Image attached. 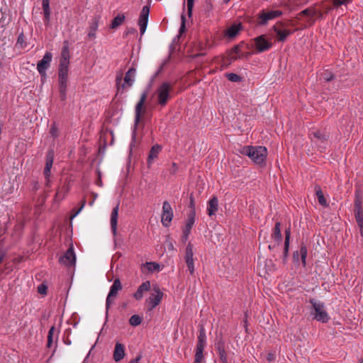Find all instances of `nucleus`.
<instances>
[{
    "instance_id": "nucleus-26",
    "label": "nucleus",
    "mask_w": 363,
    "mask_h": 363,
    "mask_svg": "<svg viewBox=\"0 0 363 363\" xmlns=\"http://www.w3.org/2000/svg\"><path fill=\"white\" fill-rule=\"evenodd\" d=\"M119 204H117L112 210L111 215V228L113 234L116 233Z\"/></svg>"
},
{
    "instance_id": "nucleus-61",
    "label": "nucleus",
    "mask_w": 363,
    "mask_h": 363,
    "mask_svg": "<svg viewBox=\"0 0 363 363\" xmlns=\"http://www.w3.org/2000/svg\"><path fill=\"white\" fill-rule=\"evenodd\" d=\"M316 16H318L320 18H323V13L320 11H318Z\"/></svg>"
},
{
    "instance_id": "nucleus-29",
    "label": "nucleus",
    "mask_w": 363,
    "mask_h": 363,
    "mask_svg": "<svg viewBox=\"0 0 363 363\" xmlns=\"http://www.w3.org/2000/svg\"><path fill=\"white\" fill-rule=\"evenodd\" d=\"M280 227H281L280 222H279V221L276 222L274 227L273 228V232L272 233V238L278 244H279L282 240Z\"/></svg>"
},
{
    "instance_id": "nucleus-20",
    "label": "nucleus",
    "mask_w": 363,
    "mask_h": 363,
    "mask_svg": "<svg viewBox=\"0 0 363 363\" xmlns=\"http://www.w3.org/2000/svg\"><path fill=\"white\" fill-rule=\"evenodd\" d=\"M219 359L221 363H228L227 352L225 350V344L222 338L218 339L215 344Z\"/></svg>"
},
{
    "instance_id": "nucleus-45",
    "label": "nucleus",
    "mask_w": 363,
    "mask_h": 363,
    "mask_svg": "<svg viewBox=\"0 0 363 363\" xmlns=\"http://www.w3.org/2000/svg\"><path fill=\"white\" fill-rule=\"evenodd\" d=\"M333 78H334L333 74H332L330 72L326 71V72H324L323 73H322L320 79L325 82H330V81L333 80Z\"/></svg>"
},
{
    "instance_id": "nucleus-50",
    "label": "nucleus",
    "mask_w": 363,
    "mask_h": 363,
    "mask_svg": "<svg viewBox=\"0 0 363 363\" xmlns=\"http://www.w3.org/2000/svg\"><path fill=\"white\" fill-rule=\"evenodd\" d=\"M189 199H190V202H189V207L190 208L189 213H191L193 211L194 213V214L196 215L194 198L192 194L190 195Z\"/></svg>"
},
{
    "instance_id": "nucleus-46",
    "label": "nucleus",
    "mask_w": 363,
    "mask_h": 363,
    "mask_svg": "<svg viewBox=\"0 0 363 363\" xmlns=\"http://www.w3.org/2000/svg\"><path fill=\"white\" fill-rule=\"evenodd\" d=\"M352 0H333L334 7H339L342 5H347L352 2Z\"/></svg>"
},
{
    "instance_id": "nucleus-16",
    "label": "nucleus",
    "mask_w": 363,
    "mask_h": 363,
    "mask_svg": "<svg viewBox=\"0 0 363 363\" xmlns=\"http://www.w3.org/2000/svg\"><path fill=\"white\" fill-rule=\"evenodd\" d=\"M60 262L67 267L75 265L76 256L72 246L60 258Z\"/></svg>"
},
{
    "instance_id": "nucleus-6",
    "label": "nucleus",
    "mask_w": 363,
    "mask_h": 363,
    "mask_svg": "<svg viewBox=\"0 0 363 363\" xmlns=\"http://www.w3.org/2000/svg\"><path fill=\"white\" fill-rule=\"evenodd\" d=\"M282 15V12L279 10L266 11L262 10L258 14V24L264 26L270 20H273Z\"/></svg>"
},
{
    "instance_id": "nucleus-60",
    "label": "nucleus",
    "mask_w": 363,
    "mask_h": 363,
    "mask_svg": "<svg viewBox=\"0 0 363 363\" xmlns=\"http://www.w3.org/2000/svg\"><path fill=\"white\" fill-rule=\"evenodd\" d=\"M98 175H99V179L96 182V184L99 186H102V182H101V173L99 171H98Z\"/></svg>"
},
{
    "instance_id": "nucleus-64",
    "label": "nucleus",
    "mask_w": 363,
    "mask_h": 363,
    "mask_svg": "<svg viewBox=\"0 0 363 363\" xmlns=\"http://www.w3.org/2000/svg\"><path fill=\"white\" fill-rule=\"evenodd\" d=\"M3 30V26L0 24V33Z\"/></svg>"
},
{
    "instance_id": "nucleus-14",
    "label": "nucleus",
    "mask_w": 363,
    "mask_h": 363,
    "mask_svg": "<svg viewBox=\"0 0 363 363\" xmlns=\"http://www.w3.org/2000/svg\"><path fill=\"white\" fill-rule=\"evenodd\" d=\"M149 13L150 7L148 6H143L142 11H140L138 19V26L140 27V31L141 35H143L146 30L148 23Z\"/></svg>"
},
{
    "instance_id": "nucleus-47",
    "label": "nucleus",
    "mask_w": 363,
    "mask_h": 363,
    "mask_svg": "<svg viewBox=\"0 0 363 363\" xmlns=\"http://www.w3.org/2000/svg\"><path fill=\"white\" fill-rule=\"evenodd\" d=\"M59 91L61 100H65L67 95V86L59 85Z\"/></svg>"
},
{
    "instance_id": "nucleus-15",
    "label": "nucleus",
    "mask_w": 363,
    "mask_h": 363,
    "mask_svg": "<svg viewBox=\"0 0 363 363\" xmlns=\"http://www.w3.org/2000/svg\"><path fill=\"white\" fill-rule=\"evenodd\" d=\"M254 41L257 52H262L268 50L272 46V44L265 38L264 35L255 38Z\"/></svg>"
},
{
    "instance_id": "nucleus-1",
    "label": "nucleus",
    "mask_w": 363,
    "mask_h": 363,
    "mask_svg": "<svg viewBox=\"0 0 363 363\" xmlns=\"http://www.w3.org/2000/svg\"><path fill=\"white\" fill-rule=\"evenodd\" d=\"M240 154L250 157L255 164L262 167L266 164L267 149L263 146H244L239 150Z\"/></svg>"
},
{
    "instance_id": "nucleus-11",
    "label": "nucleus",
    "mask_w": 363,
    "mask_h": 363,
    "mask_svg": "<svg viewBox=\"0 0 363 363\" xmlns=\"http://www.w3.org/2000/svg\"><path fill=\"white\" fill-rule=\"evenodd\" d=\"M147 98V93L144 92L141 94L139 101L137 103L135 108V125L139 123L143 115L145 113L144 105Z\"/></svg>"
},
{
    "instance_id": "nucleus-57",
    "label": "nucleus",
    "mask_w": 363,
    "mask_h": 363,
    "mask_svg": "<svg viewBox=\"0 0 363 363\" xmlns=\"http://www.w3.org/2000/svg\"><path fill=\"white\" fill-rule=\"evenodd\" d=\"M185 16L184 15H182V25L179 28V33H182L185 30Z\"/></svg>"
},
{
    "instance_id": "nucleus-21",
    "label": "nucleus",
    "mask_w": 363,
    "mask_h": 363,
    "mask_svg": "<svg viewBox=\"0 0 363 363\" xmlns=\"http://www.w3.org/2000/svg\"><path fill=\"white\" fill-rule=\"evenodd\" d=\"M162 150V146L156 144L154 145L148 154L147 160V164L148 167H150L152 164L153 163L154 160L158 157L160 152Z\"/></svg>"
},
{
    "instance_id": "nucleus-56",
    "label": "nucleus",
    "mask_w": 363,
    "mask_h": 363,
    "mask_svg": "<svg viewBox=\"0 0 363 363\" xmlns=\"http://www.w3.org/2000/svg\"><path fill=\"white\" fill-rule=\"evenodd\" d=\"M266 359L269 362L274 361L275 359V354L272 352H269L266 356Z\"/></svg>"
},
{
    "instance_id": "nucleus-55",
    "label": "nucleus",
    "mask_w": 363,
    "mask_h": 363,
    "mask_svg": "<svg viewBox=\"0 0 363 363\" xmlns=\"http://www.w3.org/2000/svg\"><path fill=\"white\" fill-rule=\"evenodd\" d=\"M178 170V166L176 163H172V167L169 169V172L171 174H174Z\"/></svg>"
},
{
    "instance_id": "nucleus-33",
    "label": "nucleus",
    "mask_w": 363,
    "mask_h": 363,
    "mask_svg": "<svg viewBox=\"0 0 363 363\" xmlns=\"http://www.w3.org/2000/svg\"><path fill=\"white\" fill-rule=\"evenodd\" d=\"M99 26V20L97 18H94L92 19L91 23L89 26V31L88 33V37L89 38H94L96 36V31L98 29Z\"/></svg>"
},
{
    "instance_id": "nucleus-44",
    "label": "nucleus",
    "mask_w": 363,
    "mask_h": 363,
    "mask_svg": "<svg viewBox=\"0 0 363 363\" xmlns=\"http://www.w3.org/2000/svg\"><path fill=\"white\" fill-rule=\"evenodd\" d=\"M226 77L229 81L233 82H238L241 80L240 77L235 73H227Z\"/></svg>"
},
{
    "instance_id": "nucleus-40",
    "label": "nucleus",
    "mask_w": 363,
    "mask_h": 363,
    "mask_svg": "<svg viewBox=\"0 0 363 363\" xmlns=\"http://www.w3.org/2000/svg\"><path fill=\"white\" fill-rule=\"evenodd\" d=\"M142 322V318L138 315H133L129 319V323L132 326H138Z\"/></svg>"
},
{
    "instance_id": "nucleus-38",
    "label": "nucleus",
    "mask_w": 363,
    "mask_h": 363,
    "mask_svg": "<svg viewBox=\"0 0 363 363\" xmlns=\"http://www.w3.org/2000/svg\"><path fill=\"white\" fill-rule=\"evenodd\" d=\"M240 50L238 45L235 46L230 52L228 62L230 64L232 62L238 59L237 55L239 54Z\"/></svg>"
},
{
    "instance_id": "nucleus-2",
    "label": "nucleus",
    "mask_w": 363,
    "mask_h": 363,
    "mask_svg": "<svg viewBox=\"0 0 363 363\" xmlns=\"http://www.w3.org/2000/svg\"><path fill=\"white\" fill-rule=\"evenodd\" d=\"M173 84L169 82L161 83L155 90L157 104L162 108L167 106L168 101L172 99Z\"/></svg>"
},
{
    "instance_id": "nucleus-9",
    "label": "nucleus",
    "mask_w": 363,
    "mask_h": 363,
    "mask_svg": "<svg viewBox=\"0 0 363 363\" xmlns=\"http://www.w3.org/2000/svg\"><path fill=\"white\" fill-rule=\"evenodd\" d=\"M54 153L52 151H49L46 155L45 166L43 171V174L45 179V185L46 187H50V175L51 168L53 164Z\"/></svg>"
},
{
    "instance_id": "nucleus-30",
    "label": "nucleus",
    "mask_w": 363,
    "mask_h": 363,
    "mask_svg": "<svg viewBox=\"0 0 363 363\" xmlns=\"http://www.w3.org/2000/svg\"><path fill=\"white\" fill-rule=\"evenodd\" d=\"M290 236H291L290 228H287L285 230V240H284V252H283L284 262H285V260L288 256L289 249Z\"/></svg>"
},
{
    "instance_id": "nucleus-48",
    "label": "nucleus",
    "mask_w": 363,
    "mask_h": 363,
    "mask_svg": "<svg viewBox=\"0 0 363 363\" xmlns=\"http://www.w3.org/2000/svg\"><path fill=\"white\" fill-rule=\"evenodd\" d=\"M48 286L42 283L38 286V292L41 295H46Z\"/></svg>"
},
{
    "instance_id": "nucleus-24",
    "label": "nucleus",
    "mask_w": 363,
    "mask_h": 363,
    "mask_svg": "<svg viewBox=\"0 0 363 363\" xmlns=\"http://www.w3.org/2000/svg\"><path fill=\"white\" fill-rule=\"evenodd\" d=\"M150 282L149 281H146L143 282L137 289L136 292L134 293L133 297L140 301L143 297V294L150 291Z\"/></svg>"
},
{
    "instance_id": "nucleus-52",
    "label": "nucleus",
    "mask_w": 363,
    "mask_h": 363,
    "mask_svg": "<svg viewBox=\"0 0 363 363\" xmlns=\"http://www.w3.org/2000/svg\"><path fill=\"white\" fill-rule=\"evenodd\" d=\"M23 46V32L19 33L17 43L16 44V48H21Z\"/></svg>"
},
{
    "instance_id": "nucleus-39",
    "label": "nucleus",
    "mask_w": 363,
    "mask_h": 363,
    "mask_svg": "<svg viewBox=\"0 0 363 363\" xmlns=\"http://www.w3.org/2000/svg\"><path fill=\"white\" fill-rule=\"evenodd\" d=\"M317 12H318V10L315 9V6H311V7L304 9L299 13V15L307 16L309 17H314L316 16Z\"/></svg>"
},
{
    "instance_id": "nucleus-32",
    "label": "nucleus",
    "mask_w": 363,
    "mask_h": 363,
    "mask_svg": "<svg viewBox=\"0 0 363 363\" xmlns=\"http://www.w3.org/2000/svg\"><path fill=\"white\" fill-rule=\"evenodd\" d=\"M315 189L318 203L324 207H328V203L325 199L320 187L319 186H315Z\"/></svg>"
},
{
    "instance_id": "nucleus-19",
    "label": "nucleus",
    "mask_w": 363,
    "mask_h": 363,
    "mask_svg": "<svg viewBox=\"0 0 363 363\" xmlns=\"http://www.w3.org/2000/svg\"><path fill=\"white\" fill-rule=\"evenodd\" d=\"M195 222V214L192 211L188 213V218L186 220V224L183 230L182 240L185 242L189 238V234L191 233V228Z\"/></svg>"
},
{
    "instance_id": "nucleus-53",
    "label": "nucleus",
    "mask_w": 363,
    "mask_h": 363,
    "mask_svg": "<svg viewBox=\"0 0 363 363\" xmlns=\"http://www.w3.org/2000/svg\"><path fill=\"white\" fill-rule=\"evenodd\" d=\"M68 77H58L59 85L67 86Z\"/></svg>"
},
{
    "instance_id": "nucleus-36",
    "label": "nucleus",
    "mask_w": 363,
    "mask_h": 363,
    "mask_svg": "<svg viewBox=\"0 0 363 363\" xmlns=\"http://www.w3.org/2000/svg\"><path fill=\"white\" fill-rule=\"evenodd\" d=\"M125 18V16H124V14H118L113 19L111 24V28L113 29L116 28L123 23Z\"/></svg>"
},
{
    "instance_id": "nucleus-3",
    "label": "nucleus",
    "mask_w": 363,
    "mask_h": 363,
    "mask_svg": "<svg viewBox=\"0 0 363 363\" xmlns=\"http://www.w3.org/2000/svg\"><path fill=\"white\" fill-rule=\"evenodd\" d=\"M309 303L312 305L314 311V319L322 323H327L330 320V316L325 308L323 302L311 298Z\"/></svg>"
},
{
    "instance_id": "nucleus-49",
    "label": "nucleus",
    "mask_w": 363,
    "mask_h": 363,
    "mask_svg": "<svg viewBox=\"0 0 363 363\" xmlns=\"http://www.w3.org/2000/svg\"><path fill=\"white\" fill-rule=\"evenodd\" d=\"M50 133L53 138H57L58 136V130L55 123L51 125L50 128Z\"/></svg>"
},
{
    "instance_id": "nucleus-43",
    "label": "nucleus",
    "mask_w": 363,
    "mask_h": 363,
    "mask_svg": "<svg viewBox=\"0 0 363 363\" xmlns=\"http://www.w3.org/2000/svg\"><path fill=\"white\" fill-rule=\"evenodd\" d=\"M55 331V328L53 326L49 330L48 335V344H47V346L48 347H51V346H52V341H53V334H54Z\"/></svg>"
},
{
    "instance_id": "nucleus-42",
    "label": "nucleus",
    "mask_w": 363,
    "mask_h": 363,
    "mask_svg": "<svg viewBox=\"0 0 363 363\" xmlns=\"http://www.w3.org/2000/svg\"><path fill=\"white\" fill-rule=\"evenodd\" d=\"M185 262L187 265L188 270L189 271L190 274L192 276L194 275V272H195L194 259H186V260H185Z\"/></svg>"
},
{
    "instance_id": "nucleus-18",
    "label": "nucleus",
    "mask_w": 363,
    "mask_h": 363,
    "mask_svg": "<svg viewBox=\"0 0 363 363\" xmlns=\"http://www.w3.org/2000/svg\"><path fill=\"white\" fill-rule=\"evenodd\" d=\"M312 141L320 146V148H325V146H322V144H325L328 139V135L322 133L320 130L313 131L310 133Z\"/></svg>"
},
{
    "instance_id": "nucleus-12",
    "label": "nucleus",
    "mask_w": 363,
    "mask_h": 363,
    "mask_svg": "<svg viewBox=\"0 0 363 363\" xmlns=\"http://www.w3.org/2000/svg\"><path fill=\"white\" fill-rule=\"evenodd\" d=\"M173 218V211L168 201H164L162 205V223L164 226L168 227Z\"/></svg>"
},
{
    "instance_id": "nucleus-28",
    "label": "nucleus",
    "mask_w": 363,
    "mask_h": 363,
    "mask_svg": "<svg viewBox=\"0 0 363 363\" xmlns=\"http://www.w3.org/2000/svg\"><path fill=\"white\" fill-rule=\"evenodd\" d=\"M42 6L44 15V23L48 25L50 18V0H43Z\"/></svg>"
},
{
    "instance_id": "nucleus-23",
    "label": "nucleus",
    "mask_w": 363,
    "mask_h": 363,
    "mask_svg": "<svg viewBox=\"0 0 363 363\" xmlns=\"http://www.w3.org/2000/svg\"><path fill=\"white\" fill-rule=\"evenodd\" d=\"M125 346L124 345L116 342L115 345L113 358L116 362H120L125 357Z\"/></svg>"
},
{
    "instance_id": "nucleus-5",
    "label": "nucleus",
    "mask_w": 363,
    "mask_h": 363,
    "mask_svg": "<svg viewBox=\"0 0 363 363\" xmlns=\"http://www.w3.org/2000/svg\"><path fill=\"white\" fill-rule=\"evenodd\" d=\"M272 29L276 33L277 40L279 42L286 41L288 36L293 33V31L286 28V25L281 21L277 22Z\"/></svg>"
},
{
    "instance_id": "nucleus-27",
    "label": "nucleus",
    "mask_w": 363,
    "mask_h": 363,
    "mask_svg": "<svg viewBox=\"0 0 363 363\" xmlns=\"http://www.w3.org/2000/svg\"><path fill=\"white\" fill-rule=\"evenodd\" d=\"M242 28L241 23L233 24L225 30V35L230 38H233L238 35Z\"/></svg>"
},
{
    "instance_id": "nucleus-51",
    "label": "nucleus",
    "mask_w": 363,
    "mask_h": 363,
    "mask_svg": "<svg viewBox=\"0 0 363 363\" xmlns=\"http://www.w3.org/2000/svg\"><path fill=\"white\" fill-rule=\"evenodd\" d=\"M194 0H187V11L189 17L191 16Z\"/></svg>"
},
{
    "instance_id": "nucleus-58",
    "label": "nucleus",
    "mask_w": 363,
    "mask_h": 363,
    "mask_svg": "<svg viewBox=\"0 0 363 363\" xmlns=\"http://www.w3.org/2000/svg\"><path fill=\"white\" fill-rule=\"evenodd\" d=\"M31 186H32V187H31V188H32V191H37V190H38V189H39V188H40V185H39V184H38V182H33L32 183Z\"/></svg>"
},
{
    "instance_id": "nucleus-59",
    "label": "nucleus",
    "mask_w": 363,
    "mask_h": 363,
    "mask_svg": "<svg viewBox=\"0 0 363 363\" xmlns=\"http://www.w3.org/2000/svg\"><path fill=\"white\" fill-rule=\"evenodd\" d=\"M141 357V354H139L135 358L132 359L128 363H138Z\"/></svg>"
},
{
    "instance_id": "nucleus-7",
    "label": "nucleus",
    "mask_w": 363,
    "mask_h": 363,
    "mask_svg": "<svg viewBox=\"0 0 363 363\" xmlns=\"http://www.w3.org/2000/svg\"><path fill=\"white\" fill-rule=\"evenodd\" d=\"M136 70L135 68L131 67L130 68L128 72L125 73V77H124V83L121 85V81H122V74H118L116 77V85L118 86V89H119L121 87L122 89L125 88V84H127L128 86H131L134 82V78L135 76Z\"/></svg>"
},
{
    "instance_id": "nucleus-37",
    "label": "nucleus",
    "mask_w": 363,
    "mask_h": 363,
    "mask_svg": "<svg viewBox=\"0 0 363 363\" xmlns=\"http://www.w3.org/2000/svg\"><path fill=\"white\" fill-rule=\"evenodd\" d=\"M143 268L147 269L149 272H158L160 269V266L156 262H146L143 264Z\"/></svg>"
},
{
    "instance_id": "nucleus-63",
    "label": "nucleus",
    "mask_w": 363,
    "mask_h": 363,
    "mask_svg": "<svg viewBox=\"0 0 363 363\" xmlns=\"http://www.w3.org/2000/svg\"><path fill=\"white\" fill-rule=\"evenodd\" d=\"M85 203H86V201L84 199L82 201V205L81 208H79V211H81V209L84 207V206L85 205Z\"/></svg>"
},
{
    "instance_id": "nucleus-13",
    "label": "nucleus",
    "mask_w": 363,
    "mask_h": 363,
    "mask_svg": "<svg viewBox=\"0 0 363 363\" xmlns=\"http://www.w3.org/2000/svg\"><path fill=\"white\" fill-rule=\"evenodd\" d=\"M162 296L163 293L161 292L158 288H155L154 292L150 294V297L146 301L148 310L151 311L158 306L162 301Z\"/></svg>"
},
{
    "instance_id": "nucleus-4",
    "label": "nucleus",
    "mask_w": 363,
    "mask_h": 363,
    "mask_svg": "<svg viewBox=\"0 0 363 363\" xmlns=\"http://www.w3.org/2000/svg\"><path fill=\"white\" fill-rule=\"evenodd\" d=\"M206 345V336L204 328H201L198 336L196 353L194 363H202L203 361V350Z\"/></svg>"
},
{
    "instance_id": "nucleus-62",
    "label": "nucleus",
    "mask_w": 363,
    "mask_h": 363,
    "mask_svg": "<svg viewBox=\"0 0 363 363\" xmlns=\"http://www.w3.org/2000/svg\"><path fill=\"white\" fill-rule=\"evenodd\" d=\"M331 10H332V7H330V6H327V7H325V12L326 13H329Z\"/></svg>"
},
{
    "instance_id": "nucleus-35",
    "label": "nucleus",
    "mask_w": 363,
    "mask_h": 363,
    "mask_svg": "<svg viewBox=\"0 0 363 363\" xmlns=\"http://www.w3.org/2000/svg\"><path fill=\"white\" fill-rule=\"evenodd\" d=\"M362 204H363V199L361 197L358 191H356L354 203V211H363Z\"/></svg>"
},
{
    "instance_id": "nucleus-31",
    "label": "nucleus",
    "mask_w": 363,
    "mask_h": 363,
    "mask_svg": "<svg viewBox=\"0 0 363 363\" xmlns=\"http://www.w3.org/2000/svg\"><path fill=\"white\" fill-rule=\"evenodd\" d=\"M69 191V184L64 185L62 188H60L57 190V192L55 196V200L56 201H60L62 200L65 194Z\"/></svg>"
},
{
    "instance_id": "nucleus-41",
    "label": "nucleus",
    "mask_w": 363,
    "mask_h": 363,
    "mask_svg": "<svg viewBox=\"0 0 363 363\" xmlns=\"http://www.w3.org/2000/svg\"><path fill=\"white\" fill-rule=\"evenodd\" d=\"M193 256V245L191 243H189L186 247L184 259H194Z\"/></svg>"
},
{
    "instance_id": "nucleus-10",
    "label": "nucleus",
    "mask_w": 363,
    "mask_h": 363,
    "mask_svg": "<svg viewBox=\"0 0 363 363\" xmlns=\"http://www.w3.org/2000/svg\"><path fill=\"white\" fill-rule=\"evenodd\" d=\"M69 43L65 40L61 50L59 69H69Z\"/></svg>"
},
{
    "instance_id": "nucleus-34",
    "label": "nucleus",
    "mask_w": 363,
    "mask_h": 363,
    "mask_svg": "<svg viewBox=\"0 0 363 363\" xmlns=\"http://www.w3.org/2000/svg\"><path fill=\"white\" fill-rule=\"evenodd\" d=\"M354 218L359 228V233L362 237H363V211H354Z\"/></svg>"
},
{
    "instance_id": "nucleus-8",
    "label": "nucleus",
    "mask_w": 363,
    "mask_h": 363,
    "mask_svg": "<svg viewBox=\"0 0 363 363\" xmlns=\"http://www.w3.org/2000/svg\"><path fill=\"white\" fill-rule=\"evenodd\" d=\"M122 289V284L119 279H116L110 288L109 293L106 300V306L108 309L113 303L119 291Z\"/></svg>"
},
{
    "instance_id": "nucleus-54",
    "label": "nucleus",
    "mask_w": 363,
    "mask_h": 363,
    "mask_svg": "<svg viewBox=\"0 0 363 363\" xmlns=\"http://www.w3.org/2000/svg\"><path fill=\"white\" fill-rule=\"evenodd\" d=\"M69 69H58V77H68Z\"/></svg>"
},
{
    "instance_id": "nucleus-25",
    "label": "nucleus",
    "mask_w": 363,
    "mask_h": 363,
    "mask_svg": "<svg viewBox=\"0 0 363 363\" xmlns=\"http://www.w3.org/2000/svg\"><path fill=\"white\" fill-rule=\"evenodd\" d=\"M218 209V200L217 197L213 196L208 201L207 213L209 216L216 214Z\"/></svg>"
},
{
    "instance_id": "nucleus-17",
    "label": "nucleus",
    "mask_w": 363,
    "mask_h": 363,
    "mask_svg": "<svg viewBox=\"0 0 363 363\" xmlns=\"http://www.w3.org/2000/svg\"><path fill=\"white\" fill-rule=\"evenodd\" d=\"M52 57V53L47 52L43 56V59L38 62L37 65V69L41 75L45 74L46 70L50 67Z\"/></svg>"
},
{
    "instance_id": "nucleus-22",
    "label": "nucleus",
    "mask_w": 363,
    "mask_h": 363,
    "mask_svg": "<svg viewBox=\"0 0 363 363\" xmlns=\"http://www.w3.org/2000/svg\"><path fill=\"white\" fill-rule=\"evenodd\" d=\"M307 247L304 244H301L300 247V251H296L293 254V259L294 261L298 262L299 259V255L301 256V262L303 267L306 265V257H307Z\"/></svg>"
}]
</instances>
